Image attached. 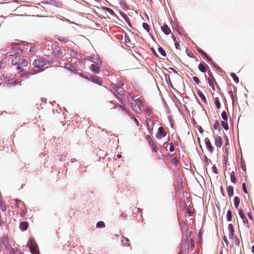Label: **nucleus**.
<instances>
[{"instance_id":"nucleus-12","label":"nucleus","mask_w":254,"mask_h":254,"mask_svg":"<svg viewBox=\"0 0 254 254\" xmlns=\"http://www.w3.org/2000/svg\"><path fill=\"white\" fill-rule=\"evenodd\" d=\"M64 66L65 68H66V69H67L69 71H72L73 72H75V71H76V69H75V67L70 64L65 63L64 64Z\"/></svg>"},{"instance_id":"nucleus-42","label":"nucleus","mask_w":254,"mask_h":254,"mask_svg":"<svg viewBox=\"0 0 254 254\" xmlns=\"http://www.w3.org/2000/svg\"><path fill=\"white\" fill-rule=\"evenodd\" d=\"M121 241L125 245L126 243H127L129 242V240L127 238L124 237L122 238Z\"/></svg>"},{"instance_id":"nucleus-35","label":"nucleus","mask_w":254,"mask_h":254,"mask_svg":"<svg viewBox=\"0 0 254 254\" xmlns=\"http://www.w3.org/2000/svg\"><path fill=\"white\" fill-rule=\"evenodd\" d=\"M128 115L129 116H130V117L133 119L135 123V124L137 126H139V123L138 122V121L133 116V115H131L129 113H128Z\"/></svg>"},{"instance_id":"nucleus-30","label":"nucleus","mask_w":254,"mask_h":254,"mask_svg":"<svg viewBox=\"0 0 254 254\" xmlns=\"http://www.w3.org/2000/svg\"><path fill=\"white\" fill-rule=\"evenodd\" d=\"M158 52L163 57H165L166 56V52L165 50L161 47H160L158 48Z\"/></svg>"},{"instance_id":"nucleus-63","label":"nucleus","mask_w":254,"mask_h":254,"mask_svg":"<svg viewBox=\"0 0 254 254\" xmlns=\"http://www.w3.org/2000/svg\"><path fill=\"white\" fill-rule=\"evenodd\" d=\"M248 215H249V217H250V218L252 219V215L251 214V213H248Z\"/></svg>"},{"instance_id":"nucleus-54","label":"nucleus","mask_w":254,"mask_h":254,"mask_svg":"<svg viewBox=\"0 0 254 254\" xmlns=\"http://www.w3.org/2000/svg\"><path fill=\"white\" fill-rule=\"evenodd\" d=\"M197 129L200 133H202L203 132V129L200 126H199Z\"/></svg>"},{"instance_id":"nucleus-56","label":"nucleus","mask_w":254,"mask_h":254,"mask_svg":"<svg viewBox=\"0 0 254 254\" xmlns=\"http://www.w3.org/2000/svg\"><path fill=\"white\" fill-rule=\"evenodd\" d=\"M121 217H123V218L125 219L127 217V214L126 213H123L121 214Z\"/></svg>"},{"instance_id":"nucleus-52","label":"nucleus","mask_w":254,"mask_h":254,"mask_svg":"<svg viewBox=\"0 0 254 254\" xmlns=\"http://www.w3.org/2000/svg\"><path fill=\"white\" fill-rule=\"evenodd\" d=\"M223 165H224V168L226 169L227 168V166H226L227 161H226V158L225 156L224 157V158L223 159Z\"/></svg>"},{"instance_id":"nucleus-3","label":"nucleus","mask_w":254,"mask_h":254,"mask_svg":"<svg viewBox=\"0 0 254 254\" xmlns=\"http://www.w3.org/2000/svg\"><path fill=\"white\" fill-rule=\"evenodd\" d=\"M1 242L6 249L10 251L11 249H13L11 247L12 241L8 236H3L1 238Z\"/></svg>"},{"instance_id":"nucleus-4","label":"nucleus","mask_w":254,"mask_h":254,"mask_svg":"<svg viewBox=\"0 0 254 254\" xmlns=\"http://www.w3.org/2000/svg\"><path fill=\"white\" fill-rule=\"evenodd\" d=\"M20 58L21 57L19 56H16L14 59H12L11 64L13 65H17V66L16 67V69L20 72H22L23 71V69L21 66H19Z\"/></svg>"},{"instance_id":"nucleus-24","label":"nucleus","mask_w":254,"mask_h":254,"mask_svg":"<svg viewBox=\"0 0 254 254\" xmlns=\"http://www.w3.org/2000/svg\"><path fill=\"white\" fill-rule=\"evenodd\" d=\"M231 76L232 77L233 80L235 83H238L239 82V78L234 73H231Z\"/></svg>"},{"instance_id":"nucleus-2","label":"nucleus","mask_w":254,"mask_h":254,"mask_svg":"<svg viewBox=\"0 0 254 254\" xmlns=\"http://www.w3.org/2000/svg\"><path fill=\"white\" fill-rule=\"evenodd\" d=\"M33 64L34 67L36 68L35 70L39 71L43 70V67L46 65V63L44 60L37 59L34 61Z\"/></svg>"},{"instance_id":"nucleus-10","label":"nucleus","mask_w":254,"mask_h":254,"mask_svg":"<svg viewBox=\"0 0 254 254\" xmlns=\"http://www.w3.org/2000/svg\"><path fill=\"white\" fill-rule=\"evenodd\" d=\"M91 70L95 73H98L100 70V65L95 64H92L91 65Z\"/></svg>"},{"instance_id":"nucleus-21","label":"nucleus","mask_w":254,"mask_h":254,"mask_svg":"<svg viewBox=\"0 0 254 254\" xmlns=\"http://www.w3.org/2000/svg\"><path fill=\"white\" fill-rule=\"evenodd\" d=\"M206 65H207L206 64H200L198 65L199 70L202 72H205L206 71Z\"/></svg>"},{"instance_id":"nucleus-16","label":"nucleus","mask_w":254,"mask_h":254,"mask_svg":"<svg viewBox=\"0 0 254 254\" xmlns=\"http://www.w3.org/2000/svg\"><path fill=\"white\" fill-rule=\"evenodd\" d=\"M19 228L22 230H26L28 228V223L26 222L22 221L20 222Z\"/></svg>"},{"instance_id":"nucleus-29","label":"nucleus","mask_w":254,"mask_h":254,"mask_svg":"<svg viewBox=\"0 0 254 254\" xmlns=\"http://www.w3.org/2000/svg\"><path fill=\"white\" fill-rule=\"evenodd\" d=\"M58 40L63 43H66L68 41V39L67 37H64L60 36L58 38Z\"/></svg>"},{"instance_id":"nucleus-46","label":"nucleus","mask_w":254,"mask_h":254,"mask_svg":"<svg viewBox=\"0 0 254 254\" xmlns=\"http://www.w3.org/2000/svg\"><path fill=\"white\" fill-rule=\"evenodd\" d=\"M169 145H170V148H169L170 151L173 152L175 150V147L173 146V144H172V143H171L169 144Z\"/></svg>"},{"instance_id":"nucleus-45","label":"nucleus","mask_w":254,"mask_h":254,"mask_svg":"<svg viewBox=\"0 0 254 254\" xmlns=\"http://www.w3.org/2000/svg\"><path fill=\"white\" fill-rule=\"evenodd\" d=\"M193 80L197 84H198L200 82L199 79L196 76H194L192 77Z\"/></svg>"},{"instance_id":"nucleus-14","label":"nucleus","mask_w":254,"mask_h":254,"mask_svg":"<svg viewBox=\"0 0 254 254\" xmlns=\"http://www.w3.org/2000/svg\"><path fill=\"white\" fill-rule=\"evenodd\" d=\"M68 51L71 56H72L74 58H75L76 59L78 58V54L76 51H74V50L71 49H68Z\"/></svg>"},{"instance_id":"nucleus-33","label":"nucleus","mask_w":254,"mask_h":254,"mask_svg":"<svg viewBox=\"0 0 254 254\" xmlns=\"http://www.w3.org/2000/svg\"><path fill=\"white\" fill-rule=\"evenodd\" d=\"M9 254H21V253L17 250L14 249H11L9 252Z\"/></svg>"},{"instance_id":"nucleus-61","label":"nucleus","mask_w":254,"mask_h":254,"mask_svg":"<svg viewBox=\"0 0 254 254\" xmlns=\"http://www.w3.org/2000/svg\"><path fill=\"white\" fill-rule=\"evenodd\" d=\"M75 161H76L75 159H71V163H73V162H75Z\"/></svg>"},{"instance_id":"nucleus-19","label":"nucleus","mask_w":254,"mask_h":254,"mask_svg":"<svg viewBox=\"0 0 254 254\" xmlns=\"http://www.w3.org/2000/svg\"><path fill=\"white\" fill-rule=\"evenodd\" d=\"M215 81V79L213 78H208V83L209 85L212 88V89L215 91V87L214 85V82Z\"/></svg>"},{"instance_id":"nucleus-31","label":"nucleus","mask_w":254,"mask_h":254,"mask_svg":"<svg viewBox=\"0 0 254 254\" xmlns=\"http://www.w3.org/2000/svg\"><path fill=\"white\" fill-rule=\"evenodd\" d=\"M215 104L218 109H219L221 107V104L218 97L215 98Z\"/></svg>"},{"instance_id":"nucleus-25","label":"nucleus","mask_w":254,"mask_h":254,"mask_svg":"<svg viewBox=\"0 0 254 254\" xmlns=\"http://www.w3.org/2000/svg\"><path fill=\"white\" fill-rule=\"evenodd\" d=\"M95 58L96 56L94 55H91V56L87 57L86 59L93 63L96 61Z\"/></svg>"},{"instance_id":"nucleus-23","label":"nucleus","mask_w":254,"mask_h":254,"mask_svg":"<svg viewBox=\"0 0 254 254\" xmlns=\"http://www.w3.org/2000/svg\"><path fill=\"white\" fill-rule=\"evenodd\" d=\"M146 122L147 124V127L149 129H150L151 127H152L153 126V122L151 120V119H147Z\"/></svg>"},{"instance_id":"nucleus-28","label":"nucleus","mask_w":254,"mask_h":254,"mask_svg":"<svg viewBox=\"0 0 254 254\" xmlns=\"http://www.w3.org/2000/svg\"><path fill=\"white\" fill-rule=\"evenodd\" d=\"M221 124L222 127L224 128V129H225L226 130H227L229 129V126L227 123V121H222Z\"/></svg>"},{"instance_id":"nucleus-40","label":"nucleus","mask_w":254,"mask_h":254,"mask_svg":"<svg viewBox=\"0 0 254 254\" xmlns=\"http://www.w3.org/2000/svg\"><path fill=\"white\" fill-rule=\"evenodd\" d=\"M15 202L17 205V207H20L24 205V203L22 201L18 200L17 199L15 200Z\"/></svg>"},{"instance_id":"nucleus-44","label":"nucleus","mask_w":254,"mask_h":254,"mask_svg":"<svg viewBox=\"0 0 254 254\" xmlns=\"http://www.w3.org/2000/svg\"><path fill=\"white\" fill-rule=\"evenodd\" d=\"M242 189H243V190L244 191V192L245 193H248V191H247V188H246V184L245 183H243L242 184Z\"/></svg>"},{"instance_id":"nucleus-32","label":"nucleus","mask_w":254,"mask_h":254,"mask_svg":"<svg viewBox=\"0 0 254 254\" xmlns=\"http://www.w3.org/2000/svg\"><path fill=\"white\" fill-rule=\"evenodd\" d=\"M105 226V225L104 222L101 221L98 222L96 224L97 228H104Z\"/></svg>"},{"instance_id":"nucleus-27","label":"nucleus","mask_w":254,"mask_h":254,"mask_svg":"<svg viewBox=\"0 0 254 254\" xmlns=\"http://www.w3.org/2000/svg\"><path fill=\"white\" fill-rule=\"evenodd\" d=\"M230 178H231V181L233 183H235L236 182V178L235 177V173L234 171H232L230 173Z\"/></svg>"},{"instance_id":"nucleus-59","label":"nucleus","mask_w":254,"mask_h":254,"mask_svg":"<svg viewBox=\"0 0 254 254\" xmlns=\"http://www.w3.org/2000/svg\"><path fill=\"white\" fill-rule=\"evenodd\" d=\"M146 138L148 140V142H149V140H152L151 137L149 135H147L146 136Z\"/></svg>"},{"instance_id":"nucleus-43","label":"nucleus","mask_w":254,"mask_h":254,"mask_svg":"<svg viewBox=\"0 0 254 254\" xmlns=\"http://www.w3.org/2000/svg\"><path fill=\"white\" fill-rule=\"evenodd\" d=\"M244 224L246 227H249L248 220L247 218H245L243 219Z\"/></svg>"},{"instance_id":"nucleus-48","label":"nucleus","mask_w":254,"mask_h":254,"mask_svg":"<svg viewBox=\"0 0 254 254\" xmlns=\"http://www.w3.org/2000/svg\"><path fill=\"white\" fill-rule=\"evenodd\" d=\"M151 148L152 149V150L153 151H154L155 152H157L158 151V147H157V146L154 144V145H153L152 147H151Z\"/></svg>"},{"instance_id":"nucleus-49","label":"nucleus","mask_w":254,"mask_h":254,"mask_svg":"<svg viewBox=\"0 0 254 254\" xmlns=\"http://www.w3.org/2000/svg\"><path fill=\"white\" fill-rule=\"evenodd\" d=\"M212 171L214 174H217L218 173L217 168L215 165H214L212 167Z\"/></svg>"},{"instance_id":"nucleus-64","label":"nucleus","mask_w":254,"mask_h":254,"mask_svg":"<svg viewBox=\"0 0 254 254\" xmlns=\"http://www.w3.org/2000/svg\"><path fill=\"white\" fill-rule=\"evenodd\" d=\"M117 156V157H118V158H120L121 157V155H120V154H118Z\"/></svg>"},{"instance_id":"nucleus-11","label":"nucleus","mask_w":254,"mask_h":254,"mask_svg":"<svg viewBox=\"0 0 254 254\" xmlns=\"http://www.w3.org/2000/svg\"><path fill=\"white\" fill-rule=\"evenodd\" d=\"M228 229L229 232V238L230 239H232L234 236V229L233 226V225L232 224H229L228 226Z\"/></svg>"},{"instance_id":"nucleus-7","label":"nucleus","mask_w":254,"mask_h":254,"mask_svg":"<svg viewBox=\"0 0 254 254\" xmlns=\"http://www.w3.org/2000/svg\"><path fill=\"white\" fill-rule=\"evenodd\" d=\"M204 142L205 144V146L208 151H209L210 153H212L213 151V147L212 146L210 141L208 138H205L204 139Z\"/></svg>"},{"instance_id":"nucleus-38","label":"nucleus","mask_w":254,"mask_h":254,"mask_svg":"<svg viewBox=\"0 0 254 254\" xmlns=\"http://www.w3.org/2000/svg\"><path fill=\"white\" fill-rule=\"evenodd\" d=\"M213 128L215 130H217L220 128V125L218 121H216L215 123H214L213 125Z\"/></svg>"},{"instance_id":"nucleus-6","label":"nucleus","mask_w":254,"mask_h":254,"mask_svg":"<svg viewBox=\"0 0 254 254\" xmlns=\"http://www.w3.org/2000/svg\"><path fill=\"white\" fill-rule=\"evenodd\" d=\"M166 135V132L164 131L163 127H159L158 130V132L156 134L157 138L160 139Z\"/></svg>"},{"instance_id":"nucleus-17","label":"nucleus","mask_w":254,"mask_h":254,"mask_svg":"<svg viewBox=\"0 0 254 254\" xmlns=\"http://www.w3.org/2000/svg\"><path fill=\"white\" fill-rule=\"evenodd\" d=\"M91 78L92 81L93 82H94L96 84H99V85L101 84V82L100 79L99 77L96 76H91Z\"/></svg>"},{"instance_id":"nucleus-62","label":"nucleus","mask_w":254,"mask_h":254,"mask_svg":"<svg viewBox=\"0 0 254 254\" xmlns=\"http://www.w3.org/2000/svg\"><path fill=\"white\" fill-rule=\"evenodd\" d=\"M252 251L254 254V246H253L252 247Z\"/></svg>"},{"instance_id":"nucleus-47","label":"nucleus","mask_w":254,"mask_h":254,"mask_svg":"<svg viewBox=\"0 0 254 254\" xmlns=\"http://www.w3.org/2000/svg\"><path fill=\"white\" fill-rule=\"evenodd\" d=\"M174 40L175 41V45L176 49H179L180 47V44L176 40L175 38H174Z\"/></svg>"},{"instance_id":"nucleus-53","label":"nucleus","mask_w":254,"mask_h":254,"mask_svg":"<svg viewBox=\"0 0 254 254\" xmlns=\"http://www.w3.org/2000/svg\"><path fill=\"white\" fill-rule=\"evenodd\" d=\"M223 240H224L225 243L226 244V245L227 246H228V244H229V241H228V239H227V238L225 236L224 237Z\"/></svg>"},{"instance_id":"nucleus-60","label":"nucleus","mask_w":254,"mask_h":254,"mask_svg":"<svg viewBox=\"0 0 254 254\" xmlns=\"http://www.w3.org/2000/svg\"><path fill=\"white\" fill-rule=\"evenodd\" d=\"M121 108L122 109V110L124 111L125 112H126L127 114L128 113V112L126 108H125L122 106H121Z\"/></svg>"},{"instance_id":"nucleus-34","label":"nucleus","mask_w":254,"mask_h":254,"mask_svg":"<svg viewBox=\"0 0 254 254\" xmlns=\"http://www.w3.org/2000/svg\"><path fill=\"white\" fill-rule=\"evenodd\" d=\"M142 26L143 28L148 32H149L150 27L149 25L147 23H143Z\"/></svg>"},{"instance_id":"nucleus-20","label":"nucleus","mask_w":254,"mask_h":254,"mask_svg":"<svg viewBox=\"0 0 254 254\" xmlns=\"http://www.w3.org/2000/svg\"><path fill=\"white\" fill-rule=\"evenodd\" d=\"M20 64H19V66H21L22 68L23 67H25V66H27V62L26 61V60H25L24 59H23V58H20Z\"/></svg>"},{"instance_id":"nucleus-9","label":"nucleus","mask_w":254,"mask_h":254,"mask_svg":"<svg viewBox=\"0 0 254 254\" xmlns=\"http://www.w3.org/2000/svg\"><path fill=\"white\" fill-rule=\"evenodd\" d=\"M215 145L217 148H220L222 144V140L221 137L219 136H217L214 137Z\"/></svg>"},{"instance_id":"nucleus-13","label":"nucleus","mask_w":254,"mask_h":254,"mask_svg":"<svg viewBox=\"0 0 254 254\" xmlns=\"http://www.w3.org/2000/svg\"><path fill=\"white\" fill-rule=\"evenodd\" d=\"M161 30L166 35H169L171 32L170 29L166 24L161 26Z\"/></svg>"},{"instance_id":"nucleus-15","label":"nucleus","mask_w":254,"mask_h":254,"mask_svg":"<svg viewBox=\"0 0 254 254\" xmlns=\"http://www.w3.org/2000/svg\"><path fill=\"white\" fill-rule=\"evenodd\" d=\"M228 194L229 197H232L234 194L233 187L231 186H229L227 188Z\"/></svg>"},{"instance_id":"nucleus-22","label":"nucleus","mask_w":254,"mask_h":254,"mask_svg":"<svg viewBox=\"0 0 254 254\" xmlns=\"http://www.w3.org/2000/svg\"><path fill=\"white\" fill-rule=\"evenodd\" d=\"M240 198H239V197H238V196L234 197V204L235 207L236 208H238L239 204H240Z\"/></svg>"},{"instance_id":"nucleus-5","label":"nucleus","mask_w":254,"mask_h":254,"mask_svg":"<svg viewBox=\"0 0 254 254\" xmlns=\"http://www.w3.org/2000/svg\"><path fill=\"white\" fill-rule=\"evenodd\" d=\"M111 86L119 94L123 95L125 94V91L122 87L113 83L111 84Z\"/></svg>"},{"instance_id":"nucleus-26","label":"nucleus","mask_w":254,"mask_h":254,"mask_svg":"<svg viewBox=\"0 0 254 254\" xmlns=\"http://www.w3.org/2000/svg\"><path fill=\"white\" fill-rule=\"evenodd\" d=\"M226 218L228 221H230L232 220V212L230 210H229L227 212Z\"/></svg>"},{"instance_id":"nucleus-50","label":"nucleus","mask_w":254,"mask_h":254,"mask_svg":"<svg viewBox=\"0 0 254 254\" xmlns=\"http://www.w3.org/2000/svg\"><path fill=\"white\" fill-rule=\"evenodd\" d=\"M204 159L206 165H208V161L211 162L210 160H209L205 155L204 157Z\"/></svg>"},{"instance_id":"nucleus-51","label":"nucleus","mask_w":254,"mask_h":254,"mask_svg":"<svg viewBox=\"0 0 254 254\" xmlns=\"http://www.w3.org/2000/svg\"><path fill=\"white\" fill-rule=\"evenodd\" d=\"M186 52L188 56L190 58L193 57V54L191 52H190L188 50H187Z\"/></svg>"},{"instance_id":"nucleus-39","label":"nucleus","mask_w":254,"mask_h":254,"mask_svg":"<svg viewBox=\"0 0 254 254\" xmlns=\"http://www.w3.org/2000/svg\"><path fill=\"white\" fill-rule=\"evenodd\" d=\"M197 51H198L199 53H200V54H201L202 55L204 56L205 57H206L207 58V59L208 60H209V59L207 54L204 51H203L202 50H201L200 49H197Z\"/></svg>"},{"instance_id":"nucleus-37","label":"nucleus","mask_w":254,"mask_h":254,"mask_svg":"<svg viewBox=\"0 0 254 254\" xmlns=\"http://www.w3.org/2000/svg\"><path fill=\"white\" fill-rule=\"evenodd\" d=\"M95 60H96L95 62H94V63L96 64H95L99 65H101L102 64V61L99 57H96Z\"/></svg>"},{"instance_id":"nucleus-58","label":"nucleus","mask_w":254,"mask_h":254,"mask_svg":"<svg viewBox=\"0 0 254 254\" xmlns=\"http://www.w3.org/2000/svg\"><path fill=\"white\" fill-rule=\"evenodd\" d=\"M30 252L32 253V254H34L36 252V250H34L32 248V247L31 246H30Z\"/></svg>"},{"instance_id":"nucleus-36","label":"nucleus","mask_w":254,"mask_h":254,"mask_svg":"<svg viewBox=\"0 0 254 254\" xmlns=\"http://www.w3.org/2000/svg\"><path fill=\"white\" fill-rule=\"evenodd\" d=\"M221 117L223 119V120L225 121H227L228 120V117L226 113V112L223 111L221 114Z\"/></svg>"},{"instance_id":"nucleus-1","label":"nucleus","mask_w":254,"mask_h":254,"mask_svg":"<svg viewBox=\"0 0 254 254\" xmlns=\"http://www.w3.org/2000/svg\"><path fill=\"white\" fill-rule=\"evenodd\" d=\"M144 101L142 98H133L130 101V106L132 109L136 113L140 114L141 113L142 107L143 106Z\"/></svg>"},{"instance_id":"nucleus-18","label":"nucleus","mask_w":254,"mask_h":254,"mask_svg":"<svg viewBox=\"0 0 254 254\" xmlns=\"http://www.w3.org/2000/svg\"><path fill=\"white\" fill-rule=\"evenodd\" d=\"M197 92V94L198 95L199 97L201 98L202 101L204 103H206L207 100H206V97H205V95L203 94V93L199 90H198Z\"/></svg>"},{"instance_id":"nucleus-41","label":"nucleus","mask_w":254,"mask_h":254,"mask_svg":"<svg viewBox=\"0 0 254 254\" xmlns=\"http://www.w3.org/2000/svg\"><path fill=\"white\" fill-rule=\"evenodd\" d=\"M239 214L240 215V217H241V218L243 220V219H244L245 218H246V216H245V214L244 213V212H243V210L242 209H240L239 210Z\"/></svg>"},{"instance_id":"nucleus-8","label":"nucleus","mask_w":254,"mask_h":254,"mask_svg":"<svg viewBox=\"0 0 254 254\" xmlns=\"http://www.w3.org/2000/svg\"><path fill=\"white\" fill-rule=\"evenodd\" d=\"M53 52L55 55L58 58H62L63 56V51L60 47L55 48Z\"/></svg>"},{"instance_id":"nucleus-57","label":"nucleus","mask_w":254,"mask_h":254,"mask_svg":"<svg viewBox=\"0 0 254 254\" xmlns=\"http://www.w3.org/2000/svg\"><path fill=\"white\" fill-rule=\"evenodd\" d=\"M106 10H107V11H108V12H109L110 13H112L113 12V11L111 9H110V8H108V7L106 8Z\"/></svg>"},{"instance_id":"nucleus-55","label":"nucleus","mask_w":254,"mask_h":254,"mask_svg":"<svg viewBox=\"0 0 254 254\" xmlns=\"http://www.w3.org/2000/svg\"><path fill=\"white\" fill-rule=\"evenodd\" d=\"M148 143L151 147L155 144L152 140H149Z\"/></svg>"}]
</instances>
